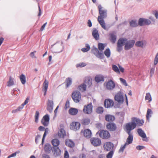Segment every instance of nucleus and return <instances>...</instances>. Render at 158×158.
<instances>
[{
    "instance_id": "1",
    "label": "nucleus",
    "mask_w": 158,
    "mask_h": 158,
    "mask_svg": "<svg viewBox=\"0 0 158 158\" xmlns=\"http://www.w3.org/2000/svg\"><path fill=\"white\" fill-rule=\"evenodd\" d=\"M144 123V121L143 120H140L137 118L133 117L131 118V121L126 123V126L134 130L136 127L137 125L139 126H141L143 125Z\"/></svg>"
},
{
    "instance_id": "2",
    "label": "nucleus",
    "mask_w": 158,
    "mask_h": 158,
    "mask_svg": "<svg viewBox=\"0 0 158 158\" xmlns=\"http://www.w3.org/2000/svg\"><path fill=\"white\" fill-rule=\"evenodd\" d=\"M63 44V42L62 41H61L60 43V41H58L52 45L51 48L52 49V52L59 53L62 52L64 49V46Z\"/></svg>"
},
{
    "instance_id": "3",
    "label": "nucleus",
    "mask_w": 158,
    "mask_h": 158,
    "mask_svg": "<svg viewBox=\"0 0 158 158\" xmlns=\"http://www.w3.org/2000/svg\"><path fill=\"white\" fill-rule=\"evenodd\" d=\"M132 130L131 129L125 126V131L128 135V136L126 140V142L125 143L127 145H129L132 143L133 135V133L131 132V131Z\"/></svg>"
},
{
    "instance_id": "4",
    "label": "nucleus",
    "mask_w": 158,
    "mask_h": 158,
    "mask_svg": "<svg viewBox=\"0 0 158 158\" xmlns=\"http://www.w3.org/2000/svg\"><path fill=\"white\" fill-rule=\"evenodd\" d=\"M127 39L126 38H121L118 39L117 42V50L120 52L123 49V46L125 44Z\"/></svg>"
},
{
    "instance_id": "5",
    "label": "nucleus",
    "mask_w": 158,
    "mask_h": 158,
    "mask_svg": "<svg viewBox=\"0 0 158 158\" xmlns=\"http://www.w3.org/2000/svg\"><path fill=\"white\" fill-rule=\"evenodd\" d=\"M98 9L100 15L98 17V19H103L107 17V10H102V7L101 5L98 6Z\"/></svg>"
},
{
    "instance_id": "6",
    "label": "nucleus",
    "mask_w": 158,
    "mask_h": 158,
    "mask_svg": "<svg viewBox=\"0 0 158 158\" xmlns=\"http://www.w3.org/2000/svg\"><path fill=\"white\" fill-rule=\"evenodd\" d=\"M81 94L78 91H73L72 94V98L75 103H78L81 99Z\"/></svg>"
},
{
    "instance_id": "7",
    "label": "nucleus",
    "mask_w": 158,
    "mask_h": 158,
    "mask_svg": "<svg viewBox=\"0 0 158 158\" xmlns=\"http://www.w3.org/2000/svg\"><path fill=\"white\" fill-rule=\"evenodd\" d=\"M135 40H127L126 41L125 44L124 49L128 50L132 48L135 43Z\"/></svg>"
},
{
    "instance_id": "8",
    "label": "nucleus",
    "mask_w": 158,
    "mask_h": 158,
    "mask_svg": "<svg viewBox=\"0 0 158 158\" xmlns=\"http://www.w3.org/2000/svg\"><path fill=\"white\" fill-rule=\"evenodd\" d=\"M104 84L106 89L109 90H112L115 86L114 82L111 79L109 80Z\"/></svg>"
},
{
    "instance_id": "9",
    "label": "nucleus",
    "mask_w": 158,
    "mask_h": 158,
    "mask_svg": "<svg viewBox=\"0 0 158 158\" xmlns=\"http://www.w3.org/2000/svg\"><path fill=\"white\" fill-rule=\"evenodd\" d=\"M151 23V21L148 19L140 18L138 20V24L140 26L148 25Z\"/></svg>"
},
{
    "instance_id": "10",
    "label": "nucleus",
    "mask_w": 158,
    "mask_h": 158,
    "mask_svg": "<svg viewBox=\"0 0 158 158\" xmlns=\"http://www.w3.org/2000/svg\"><path fill=\"white\" fill-rule=\"evenodd\" d=\"M92 52L97 57L101 59H103L104 58V54L103 53L100 52L96 47H93Z\"/></svg>"
},
{
    "instance_id": "11",
    "label": "nucleus",
    "mask_w": 158,
    "mask_h": 158,
    "mask_svg": "<svg viewBox=\"0 0 158 158\" xmlns=\"http://www.w3.org/2000/svg\"><path fill=\"white\" fill-rule=\"evenodd\" d=\"M106 128L107 129L110 131H115L117 128L115 123L113 122L107 123L106 125Z\"/></svg>"
},
{
    "instance_id": "12",
    "label": "nucleus",
    "mask_w": 158,
    "mask_h": 158,
    "mask_svg": "<svg viewBox=\"0 0 158 158\" xmlns=\"http://www.w3.org/2000/svg\"><path fill=\"white\" fill-rule=\"evenodd\" d=\"M103 148L106 151L113 150L114 144L111 142H107L104 143Z\"/></svg>"
},
{
    "instance_id": "13",
    "label": "nucleus",
    "mask_w": 158,
    "mask_h": 158,
    "mask_svg": "<svg viewBox=\"0 0 158 158\" xmlns=\"http://www.w3.org/2000/svg\"><path fill=\"white\" fill-rule=\"evenodd\" d=\"M114 99L118 102L122 103L124 101L123 96L122 93L120 91L119 92L115 95Z\"/></svg>"
},
{
    "instance_id": "14",
    "label": "nucleus",
    "mask_w": 158,
    "mask_h": 158,
    "mask_svg": "<svg viewBox=\"0 0 158 158\" xmlns=\"http://www.w3.org/2000/svg\"><path fill=\"white\" fill-rule=\"evenodd\" d=\"M137 133L139 135L143 138V140L147 142L148 139L144 131L141 128H138L137 130Z\"/></svg>"
},
{
    "instance_id": "15",
    "label": "nucleus",
    "mask_w": 158,
    "mask_h": 158,
    "mask_svg": "<svg viewBox=\"0 0 158 158\" xmlns=\"http://www.w3.org/2000/svg\"><path fill=\"white\" fill-rule=\"evenodd\" d=\"M92 110L93 106L92 103H90L84 106L83 111L85 114H90L92 112Z\"/></svg>"
},
{
    "instance_id": "16",
    "label": "nucleus",
    "mask_w": 158,
    "mask_h": 158,
    "mask_svg": "<svg viewBox=\"0 0 158 158\" xmlns=\"http://www.w3.org/2000/svg\"><path fill=\"white\" fill-rule=\"evenodd\" d=\"M99 136L103 139H107L110 136L109 132L106 130L100 131L99 133Z\"/></svg>"
},
{
    "instance_id": "17",
    "label": "nucleus",
    "mask_w": 158,
    "mask_h": 158,
    "mask_svg": "<svg viewBox=\"0 0 158 158\" xmlns=\"http://www.w3.org/2000/svg\"><path fill=\"white\" fill-rule=\"evenodd\" d=\"M114 105L113 101L110 99H106L104 101V106L105 108H111Z\"/></svg>"
},
{
    "instance_id": "18",
    "label": "nucleus",
    "mask_w": 158,
    "mask_h": 158,
    "mask_svg": "<svg viewBox=\"0 0 158 158\" xmlns=\"http://www.w3.org/2000/svg\"><path fill=\"white\" fill-rule=\"evenodd\" d=\"M49 116L48 114H46L43 116L41 122L44 126L47 127L49 124Z\"/></svg>"
},
{
    "instance_id": "19",
    "label": "nucleus",
    "mask_w": 158,
    "mask_h": 158,
    "mask_svg": "<svg viewBox=\"0 0 158 158\" xmlns=\"http://www.w3.org/2000/svg\"><path fill=\"white\" fill-rule=\"evenodd\" d=\"M81 124L78 122H73L70 124V128L74 131L78 130L80 127Z\"/></svg>"
},
{
    "instance_id": "20",
    "label": "nucleus",
    "mask_w": 158,
    "mask_h": 158,
    "mask_svg": "<svg viewBox=\"0 0 158 158\" xmlns=\"http://www.w3.org/2000/svg\"><path fill=\"white\" fill-rule=\"evenodd\" d=\"M90 141L91 143L95 147L99 146L101 144V140L98 138H92L90 139Z\"/></svg>"
},
{
    "instance_id": "21",
    "label": "nucleus",
    "mask_w": 158,
    "mask_h": 158,
    "mask_svg": "<svg viewBox=\"0 0 158 158\" xmlns=\"http://www.w3.org/2000/svg\"><path fill=\"white\" fill-rule=\"evenodd\" d=\"M54 103L52 100L48 99L47 103V110L50 113H51L53 110Z\"/></svg>"
},
{
    "instance_id": "22",
    "label": "nucleus",
    "mask_w": 158,
    "mask_h": 158,
    "mask_svg": "<svg viewBox=\"0 0 158 158\" xmlns=\"http://www.w3.org/2000/svg\"><path fill=\"white\" fill-rule=\"evenodd\" d=\"M52 151L53 155L56 157L59 156L60 155L61 151L58 147H53Z\"/></svg>"
},
{
    "instance_id": "23",
    "label": "nucleus",
    "mask_w": 158,
    "mask_h": 158,
    "mask_svg": "<svg viewBox=\"0 0 158 158\" xmlns=\"http://www.w3.org/2000/svg\"><path fill=\"white\" fill-rule=\"evenodd\" d=\"M52 148L53 147H52L50 144L46 143L44 145V150L45 152L47 154H49L51 151H52Z\"/></svg>"
},
{
    "instance_id": "24",
    "label": "nucleus",
    "mask_w": 158,
    "mask_h": 158,
    "mask_svg": "<svg viewBox=\"0 0 158 158\" xmlns=\"http://www.w3.org/2000/svg\"><path fill=\"white\" fill-rule=\"evenodd\" d=\"M92 33L93 36L96 40H98L99 39V36L98 31L96 28H93Z\"/></svg>"
},
{
    "instance_id": "25",
    "label": "nucleus",
    "mask_w": 158,
    "mask_h": 158,
    "mask_svg": "<svg viewBox=\"0 0 158 158\" xmlns=\"http://www.w3.org/2000/svg\"><path fill=\"white\" fill-rule=\"evenodd\" d=\"M48 81L45 79L43 84V90L44 91V95H45L46 94V92L48 89Z\"/></svg>"
},
{
    "instance_id": "26",
    "label": "nucleus",
    "mask_w": 158,
    "mask_h": 158,
    "mask_svg": "<svg viewBox=\"0 0 158 158\" xmlns=\"http://www.w3.org/2000/svg\"><path fill=\"white\" fill-rule=\"evenodd\" d=\"M94 80L96 82L99 83L101 81L103 82L104 81V77L102 74L97 75L95 76Z\"/></svg>"
},
{
    "instance_id": "27",
    "label": "nucleus",
    "mask_w": 158,
    "mask_h": 158,
    "mask_svg": "<svg viewBox=\"0 0 158 158\" xmlns=\"http://www.w3.org/2000/svg\"><path fill=\"white\" fill-rule=\"evenodd\" d=\"M83 134L85 137L88 139L91 138L92 136L91 131L89 129L84 130Z\"/></svg>"
},
{
    "instance_id": "28",
    "label": "nucleus",
    "mask_w": 158,
    "mask_h": 158,
    "mask_svg": "<svg viewBox=\"0 0 158 158\" xmlns=\"http://www.w3.org/2000/svg\"><path fill=\"white\" fill-rule=\"evenodd\" d=\"M105 120L107 122H113L115 119L114 116L110 114H106L105 116Z\"/></svg>"
},
{
    "instance_id": "29",
    "label": "nucleus",
    "mask_w": 158,
    "mask_h": 158,
    "mask_svg": "<svg viewBox=\"0 0 158 158\" xmlns=\"http://www.w3.org/2000/svg\"><path fill=\"white\" fill-rule=\"evenodd\" d=\"M66 88L69 87L72 84V79L71 77H68L66 79L65 81Z\"/></svg>"
},
{
    "instance_id": "30",
    "label": "nucleus",
    "mask_w": 158,
    "mask_h": 158,
    "mask_svg": "<svg viewBox=\"0 0 158 158\" xmlns=\"http://www.w3.org/2000/svg\"><path fill=\"white\" fill-rule=\"evenodd\" d=\"M58 136L60 137L63 138L66 135L65 131L63 128H61L58 133Z\"/></svg>"
},
{
    "instance_id": "31",
    "label": "nucleus",
    "mask_w": 158,
    "mask_h": 158,
    "mask_svg": "<svg viewBox=\"0 0 158 158\" xmlns=\"http://www.w3.org/2000/svg\"><path fill=\"white\" fill-rule=\"evenodd\" d=\"M65 144L66 145L70 148H73L75 145L74 142L70 139L66 140Z\"/></svg>"
},
{
    "instance_id": "32",
    "label": "nucleus",
    "mask_w": 158,
    "mask_h": 158,
    "mask_svg": "<svg viewBox=\"0 0 158 158\" xmlns=\"http://www.w3.org/2000/svg\"><path fill=\"white\" fill-rule=\"evenodd\" d=\"M51 143L53 146V147H57L60 144V141L59 140L57 139H52Z\"/></svg>"
},
{
    "instance_id": "33",
    "label": "nucleus",
    "mask_w": 158,
    "mask_h": 158,
    "mask_svg": "<svg viewBox=\"0 0 158 158\" xmlns=\"http://www.w3.org/2000/svg\"><path fill=\"white\" fill-rule=\"evenodd\" d=\"M78 112L77 109L75 108H71L69 110V113L72 115H75Z\"/></svg>"
},
{
    "instance_id": "34",
    "label": "nucleus",
    "mask_w": 158,
    "mask_h": 158,
    "mask_svg": "<svg viewBox=\"0 0 158 158\" xmlns=\"http://www.w3.org/2000/svg\"><path fill=\"white\" fill-rule=\"evenodd\" d=\"M98 20L102 27L104 29L106 30L107 29L106 26V24L103 19H98Z\"/></svg>"
},
{
    "instance_id": "35",
    "label": "nucleus",
    "mask_w": 158,
    "mask_h": 158,
    "mask_svg": "<svg viewBox=\"0 0 158 158\" xmlns=\"http://www.w3.org/2000/svg\"><path fill=\"white\" fill-rule=\"evenodd\" d=\"M110 41L113 44L114 43L116 40V35L113 33H110Z\"/></svg>"
},
{
    "instance_id": "36",
    "label": "nucleus",
    "mask_w": 158,
    "mask_h": 158,
    "mask_svg": "<svg viewBox=\"0 0 158 158\" xmlns=\"http://www.w3.org/2000/svg\"><path fill=\"white\" fill-rule=\"evenodd\" d=\"M19 78L22 84H25L26 81V77L25 75L23 74H22L19 77Z\"/></svg>"
},
{
    "instance_id": "37",
    "label": "nucleus",
    "mask_w": 158,
    "mask_h": 158,
    "mask_svg": "<svg viewBox=\"0 0 158 158\" xmlns=\"http://www.w3.org/2000/svg\"><path fill=\"white\" fill-rule=\"evenodd\" d=\"M139 25L136 20H132L130 22V26L131 27H135Z\"/></svg>"
},
{
    "instance_id": "38",
    "label": "nucleus",
    "mask_w": 158,
    "mask_h": 158,
    "mask_svg": "<svg viewBox=\"0 0 158 158\" xmlns=\"http://www.w3.org/2000/svg\"><path fill=\"white\" fill-rule=\"evenodd\" d=\"M106 45L105 44L99 43L98 44V49L101 51H103Z\"/></svg>"
},
{
    "instance_id": "39",
    "label": "nucleus",
    "mask_w": 158,
    "mask_h": 158,
    "mask_svg": "<svg viewBox=\"0 0 158 158\" xmlns=\"http://www.w3.org/2000/svg\"><path fill=\"white\" fill-rule=\"evenodd\" d=\"M152 113V111L151 109H148V110L146 116L147 119L148 120H149V118L151 117Z\"/></svg>"
},
{
    "instance_id": "40",
    "label": "nucleus",
    "mask_w": 158,
    "mask_h": 158,
    "mask_svg": "<svg viewBox=\"0 0 158 158\" xmlns=\"http://www.w3.org/2000/svg\"><path fill=\"white\" fill-rule=\"evenodd\" d=\"M14 79L12 78L11 76L9 77V81L7 82V86L9 87L11 86L14 85Z\"/></svg>"
},
{
    "instance_id": "41",
    "label": "nucleus",
    "mask_w": 158,
    "mask_h": 158,
    "mask_svg": "<svg viewBox=\"0 0 158 158\" xmlns=\"http://www.w3.org/2000/svg\"><path fill=\"white\" fill-rule=\"evenodd\" d=\"M104 54L107 58L110 57L111 54V52L109 48H107L105 50L104 52Z\"/></svg>"
},
{
    "instance_id": "42",
    "label": "nucleus",
    "mask_w": 158,
    "mask_h": 158,
    "mask_svg": "<svg viewBox=\"0 0 158 158\" xmlns=\"http://www.w3.org/2000/svg\"><path fill=\"white\" fill-rule=\"evenodd\" d=\"M90 122V120L88 118H84L82 120V123L84 125H88Z\"/></svg>"
},
{
    "instance_id": "43",
    "label": "nucleus",
    "mask_w": 158,
    "mask_h": 158,
    "mask_svg": "<svg viewBox=\"0 0 158 158\" xmlns=\"http://www.w3.org/2000/svg\"><path fill=\"white\" fill-rule=\"evenodd\" d=\"M144 42L143 41H137L135 45L136 47L143 48L144 46Z\"/></svg>"
},
{
    "instance_id": "44",
    "label": "nucleus",
    "mask_w": 158,
    "mask_h": 158,
    "mask_svg": "<svg viewBox=\"0 0 158 158\" xmlns=\"http://www.w3.org/2000/svg\"><path fill=\"white\" fill-rule=\"evenodd\" d=\"M78 88V89L81 91H85L86 89V85L85 84L83 83L79 85Z\"/></svg>"
},
{
    "instance_id": "45",
    "label": "nucleus",
    "mask_w": 158,
    "mask_h": 158,
    "mask_svg": "<svg viewBox=\"0 0 158 158\" xmlns=\"http://www.w3.org/2000/svg\"><path fill=\"white\" fill-rule=\"evenodd\" d=\"M104 111V109L103 107L99 106L97 108L96 110V112L98 114H102Z\"/></svg>"
},
{
    "instance_id": "46",
    "label": "nucleus",
    "mask_w": 158,
    "mask_h": 158,
    "mask_svg": "<svg viewBox=\"0 0 158 158\" xmlns=\"http://www.w3.org/2000/svg\"><path fill=\"white\" fill-rule=\"evenodd\" d=\"M44 133L43 135L42 140V144L43 145L44 142V140L45 138V137L47 135V133L48 132V128H46V129H45L44 130Z\"/></svg>"
},
{
    "instance_id": "47",
    "label": "nucleus",
    "mask_w": 158,
    "mask_h": 158,
    "mask_svg": "<svg viewBox=\"0 0 158 158\" xmlns=\"http://www.w3.org/2000/svg\"><path fill=\"white\" fill-rule=\"evenodd\" d=\"M86 48H83L81 49V51L83 52H86L89 51L90 49V47L89 45L88 44H86L85 45Z\"/></svg>"
},
{
    "instance_id": "48",
    "label": "nucleus",
    "mask_w": 158,
    "mask_h": 158,
    "mask_svg": "<svg viewBox=\"0 0 158 158\" xmlns=\"http://www.w3.org/2000/svg\"><path fill=\"white\" fill-rule=\"evenodd\" d=\"M85 83L86 86L89 87L92 85V81L89 79H86L85 81Z\"/></svg>"
},
{
    "instance_id": "49",
    "label": "nucleus",
    "mask_w": 158,
    "mask_h": 158,
    "mask_svg": "<svg viewBox=\"0 0 158 158\" xmlns=\"http://www.w3.org/2000/svg\"><path fill=\"white\" fill-rule=\"evenodd\" d=\"M106 156V158H112L114 154V150L110 151Z\"/></svg>"
},
{
    "instance_id": "50",
    "label": "nucleus",
    "mask_w": 158,
    "mask_h": 158,
    "mask_svg": "<svg viewBox=\"0 0 158 158\" xmlns=\"http://www.w3.org/2000/svg\"><path fill=\"white\" fill-rule=\"evenodd\" d=\"M113 70L117 73H119L120 71L118 67L115 65L113 64L112 65Z\"/></svg>"
},
{
    "instance_id": "51",
    "label": "nucleus",
    "mask_w": 158,
    "mask_h": 158,
    "mask_svg": "<svg viewBox=\"0 0 158 158\" xmlns=\"http://www.w3.org/2000/svg\"><path fill=\"white\" fill-rule=\"evenodd\" d=\"M40 113L38 111H36L35 115V122L37 123L38 121Z\"/></svg>"
},
{
    "instance_id": "52",
    "label": "nucleus",
    "mask_w": 158,
    "mask_h": 158,
    "mask_svg": "<svg viewBox=\"0 0 158 158\" xmlns=\"http://www.w3.org/2000/svg\"><path fill=\"white\" fill-rule=\"evenodd\" d=\"M145 99L148 100L149 102L152 101V98L150 94L149 93H147L145 96Z\"/></svg>"
},
{
    "instance_id": "53",
    "label": "nucleus",
    "mask_w": 158,
    "mask_h": 158,
    "mask_svg": "<svg viewBox=\"0 0 158 158\" xmlns=\"http://www.w3.org/2000/svg\"><path fill=\"white\" fill-rule=\"evenodd\" d=\"M18 90L19 91V90L17 88L14 89L13 91L11 93V94L13 95H17L18 94V92L17 91Z\"/></svg>"
},
{
    "instance_id": "54",
    "label": "nucleus",
    "mask_w": 158,
    "mask_h": 158,
    "mask_svg": "<svg viewBox=\"0 0 158 158\" xmlns=\"http://www.w3.org/2000/svg\"><path fill=\"white\" fill-rule=\"evenodd\" d=\"M127 145V144H126V143H125L123 145H122L119 150V152H123L124 151V149L126 147Z\"/></svg>"
},
{
    "instance_id": "55",
    "label": "nucleus",
    "mask_w": 158,
    "mask_h": 158,
    "mask_svg": "<svg viewBox=\"0 0 158 158\" xmlns=\"http://www.w3.org/2000/svg\"><path fill=\"white\" fill-rule=\"evenodd\" d=\"M21 106H19L18 108L15 110H13L12 111V113H16L18 111H20L23 108H21Z\"/></svg>"
},
{
    "instance_id": "56",
    "label": "nucleus",
    "mask_w": 158,
    "mask_h": 158,
    "mask_svg": "<svg viewBox=\"0 0 158 158\" xmlns=\"http://www.w3.org/2000/svg\"><path fill=\"white\" fill-rule=\"evenodd\" d=\"M119 79L121 81V82L122 84H123V85L125 86H127V84L126 82V80L122 78H119Z\"/></svg>"
},
{
    "instance_id": "57",
    "label": "nucleus",
    "mask_w": 158,
    "mask_h": 158,
    "mask_svg": "<svg viewBox=\"0 0 158 158\" xmlns=\"http://www.w3.org/2000/svg\"><path fill=\"white\" fill-rule=\"evenodd\" d=\"M86 65V63L82 62L77 64L76 65V66L77 67H80L81 68L85 66Z\"/></svg>"
},
{
    "instance_id": "58",
    "label": "nucleus",
    "mask_w": 158,
    "mask_h": 158,
    "mask_svg": "<svg viewBox=\"0 0 158 158\" xmlns=\"http://www.w3.org/2000/svg\"><path fill=\"white\" fill-rule=\"evenodd\" d=\"M29 100V98L28 97H27L26 99L24 101V102L21 105V108H23L24 106L27 104L28 102V101Z\"/></svg>"
},
{
    "instance_id": "59",
    "label": "nucleus",
    "mask_w": 158,
    "mask_h": 158,
    "mask_svg": "<svg viewBox=\"0 0 158 158\" xmlns=\"http://www.w3.org/2000/svg\"><path fill=\"white\" fill-rule=\"evenodd\" d=\"M158 62V52L156 54L154 59V65H156Z\"/></svg>"
},
{
    "instance_id": "60",
    "label": "nucleus",
    "mask_w": 158,
    "mask_h": 158,
    "mask_svg": "<svg viewBox=\"0 0 158 158\" xmlns=\"http://www.w3.org/2000/svg\"><path fill=\"white\" fill-rule=\"evenodd\" d=\"M153 14L155 16L156 19L158 18V10H154L153 12Z\"/></svg>"
},
{
    "instance_id": "61",
    "label": "nucleus",
    "mask_w": 158,
    "mask_h": 158,
    "mask_svg": "<svg viewBox=\"0 0 158 158\" xmlns=\"http://www.w3.org/2000/svg\"><path fill=\"white\" fill-rule=\"evenodd\" d=\"M64 158H69V153L67 150H65L64 151Z\"/></svg>"
},
{
    "instance_id": "62",
    "label": "nucleus",
    "mask_w": 158,
    "mask_h": 158,
    "mask_svg": "<svg viewBox=\"0 0 158 158\" xmlns=\"http://www.w3.org/2000/svg\"><path fill=\"white\" fill-rule=\"evenodd\" d=\"M145 148V147L143 146H140L139 145L137 146L136 147V148L139 150H141L142 149L144 148Z\"/></svg>"
},
{
    "instance_id": "63",
    "label": "nucleus",
    "mask_w": 158,
    "mask_h": 158,
    "mask_svg": "<svg viewBox=\"0 0 158 158\" xmlns=\"http://www.w3.org/2000/svg\"><path fill=\"white\" fill-rule=\"evenodd\" d=\"M69 107V102L68 100H67L65 105L64 106V108L65 109H67Z\"/></svg>"
},
{
    "instance_id": "64",
    "label": "nucleus",
    "mask_w": 158,
    "mask_h": 158,
    "mask_svg": "<svg viewBox=\"0 0 158 158\" xmlns=\"http://www.w3.org/2000/svg\"><path fill=\"white\" fill-rule=\"evenodd\" d=\"M17 152H15L14 153H12L7 157V158H10L12 157H15L16 156Z\"/></svg>"
}]
</instances>
